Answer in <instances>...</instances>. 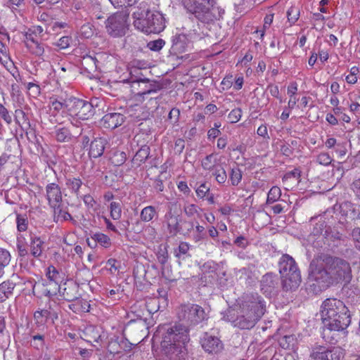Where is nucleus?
Wrapping results in <instances>:
<instances>
[{
	"label": "nucleus",
	"mask_w": 360,
	"mask_h": 360,
	"mask_svg": "<svg viewBox=\"0 0 360 360\" xmlns=\"http://www.w3.org/2000/svg\"><path fill=\"white\" fill-rule=\"evenodd\" d=\"M309 276L321 288H326L333 282L349 283L352 278V271L347 261L338 257L321 255L311 262Z\"/></svg>",
	"instance_id": "nucleus-1"
},
{
	"label": "nucleus",
	"mask_w": 360,
	"mask_h": 360,
	"mask_svg": "<svg viewBox=\"0 0 360 360\" xmlns=\"http://www.w3.org/2000/svg\"><path fill=\"white\" fill-rule=\"evenodd\" d=\"M265 302L257 293L245 295L238 309L230 308L222 319L240 329H250L265 313Z\"/></svg>",
	"instance_id": "nucleus-2"
},
{
	"label": "nucleus",
	"mask_w": 360,
	"mask_h": 360,
	"mask_svg": "<svg viewBox=\"0 0 360 360\" xmlns=\"http://www.w3.org/2000/svg\"><path fill=\"white\" fill-rule=\"evenodd\" d=\"M189 341L188 327L181 323H175L165 329L161 342L162 352L170 360H186Z\"/></svg>",
	"instance_id": "nucleus-3"
},
{
	"label": "nucleus",
	"mask_w": 360,
	"mask_h": 360,
	"mask_svg": "<svg viewBox=\"0 0 360 360\" xmlns=\"http://www.w3.org/2000/svg\"><path fill=\"white\" fill-rule=\"evenodd\" d=\"M321 316L323 324L332 328H347L351 322L347 307L337 299L329 298L323 302Z\"/></svg>",
	"instance_id": "nucleus-4"
},
{
	"label": "nucleus",
	"mask_w": 360,
	"mask_h": 360,
	"mask_svg": "<svg viewBox=\"0 0 360 360\" xmlns=\"http://www.w3.org/2000/svg\"><path fill=\"white\" fill-rule=\"evenodd\" d=\"M134 27L146 34H158L165 28V19L162 13L139 8L133 13Z\"/></svg>",
	"instance_id": "nucleus-5"
},
{
	"label": "nucleus",
	"mask_w": 360,
	"mask_h": 360,
	"mask_svg": "<svg viewBox=\"0 0 360 360\" xmlns=\"http://www.w3.org/2000/svg\"><path fill=\"white\" fill-rule=\"evenodd\" d=\"M278 266L283 289H297L301 283V275L294 259L288 255H283L279 260Z\"/></svg>",
	"instance_id": "nucleus-6"
},
{
	"label": "nucleus",
	"mask_w": 360,
	"mask_h": 360,
	"mask_svg": "<svg viewBox=\"0 0 360 360\" xmlns=\"http://www.w3.org/2000/svg\"><path fill=\"white\" fill-rule=\"evenodd\" d=\"M65 108L68 115L76 120H88L94 114L91 103L73 96L65 99Z\"/></svg>",
	"instance_id": "nucleus-7"
},
{
	"label": "nucleus",
	"mask_w": 360,
	"mask_h": 360,
	"mask_svg": "<svg viewBox=\"0 0 360 360\" xmlns=\"http://www.w3.org/2000/svg\"><path fill=\"white\" fill-rule=\"evenodd\" d=\"M130 75L129 79H123L120 81V83L130 84L132 92L138 96H143L146 94L155 93L159 89V88H158L155 84L150 82L149 79L142 78V75L139 69L134 68L131 70Z\"/></svg>",
	"instance_id": "nucleus-8"
},
{
	"label": "nucleus",
	"mask_w": 360,
	"mask_h": 360,
	"mask_svg": "<svg viewBox=\"0 0 360 360\" xmlns=\"http://www.w3.org/2000/svg\"><path fill=\"white\" fill-rule=\"evenodd\" d=\"M177 316L188 326H196L207 319V314L202 307L191 303L181 305L177 310Z\"/></svg>",
	"instance_id": "nucleus-9"
},
{
	"label": "nucleus",
	"mask_w": 360,
	"mask_h": 360,
	"mask_svg": "<svg viewBox=\"0 0 360 360\" xmlns=\"http://www.w3.org/2000/svg\"><path fill=\"white\" fill-rule=\"evenodd\" d=\"M217 0H184L183 4L188 12L196 18L207 22L212 19V8L215 6Z\"/></svg>",
	"instance_id": "nucleus-10"
},
{
	"label": "nucleus",
	"mask_w": 360,
	"mask_h": 360,
	"mask_svg": "<svg viewBox=\"0 0 360 360\" xmlns=\"http://www.w3.org/2000/svg\"><path fill=\"white\" fill-rule=\"evenodd\" d=\"M129 14L124 11L117 12L105 21L106 32L112 37L124 36L128 30Z\"/></svg>",
	"instance_id": "nucleus-11"
},
{
	"label": "nucleus",
	"mask_w": 360,
	"mask_h": 360,
	"mask_svg": "<svg viewBox=\"0 0 360 360\" xmlns=\"http://www.w3.org/2000/svg\"><path fill=\"white\" fill-rule=\"evenodd\" d=\"M310 356L315 360H340L344 356V352L339 347L317 346L313 349Z\"/></svg>",
	"instance_id": "nucleus-12"
},
{
	"label": "nucleus",
	"mask_w": 360,
	"mask_h": 360,
	"mask_svg": "<svg viewBox=\"0 0 360 360\" xmlns=\"http://www.w3.org/2000/svg\"><path fill=\"white\" fill-rule=\"evenodd\" d=\"M278 286V279L276 274L267 273L264 275L260 281L262 292L267 297L274 295Z\"/></svg>",
	"instance_id": "nucleus-13"
},
{
	"label": "nucleus",
	"mask_w": 360,
	"mask_h": 360,
	"mask_svg": "<svg viewBox=\"0 0 360 360\" xmlns=\"http://www.w3.org/2000/svg\"><path fill=\"white\" fill-rule=\"evenodd\" d=\"M46 197L50 207H55L62 202V192L60 186L55 183L46 186Z\"/></svg>",
	"instance_id": "nucleus-14"
},
{
	"label": "nucleus",
	"mask_w": 360,
	"mask_h": 360,
	"mask_svg": "<svg viewBox=\"0 0 360 360\" xmlns=\"http://www.w3.org/2000/svg\"><path fill=\"white\" fill-rule=\"evenodd\" d=\"M200 343L202 347L208 353H217L219 352L223 347L221 342L215 336L205 333L201 338Z\"/></svg>",
	"instance_id": "nucleus-15"
},
{
	"label": "nucleus",
	"mask_w": 360,
	"mask_h": 360,
	"mask_svg": "<svg viewBox=\"0 0 360 360\" xmlns=\"http://www.w3.org/2000/svg\"><path fill=\"white\" fill-rule=\"evenodd\" d=\"M55 290H56L53 292H51L50 290H48L46 295L52 296L56 293V290H58L61 293L63 297L68 302L76 300L79 297L78 286L74 283L67 284V286L63 289L60 286H58L55 288Z\"/></svg>",
	"instance_id": "nucleus-16"
},
{
	"label": "nucleus",
	"mask_w": 360,
	"mask_h": 360,
	"mask_svg": "<svg viewBox=\"0 0 360 360\" xmlns=\"http://www.w3.org/2000/svg\"><path fill=\"white\" fill-rule=\"evenodd\" d=\"M58 318V311L51 305H49V309L37 310L34 314V319L37 324L39 326H44L50 319L53 323Z\"/></svg>",
	"instance_id": "nucleus-17"
},
{
	"label": "nucleus",
	"mask_w": 360,
	"mask_h": 360,
	"mask_svg": "<svg viewBox=\"0 0 360 360\" xmlns=\"http://www.w3.org/2000/svg\"><path fill=\"white\" fill-rule=\"evenodd\" d=\"M346 328H338L324 326L322 331L323 338L330 344H335L339 342L342 337H345Z\"/></svg>",
	"instance_id": "nucleus-18"
},
{
	"label": "nucleus",
	"mask_w": 360,
	"mask_h": 360,
	"mask_svg": "<svg viewBox=\"0 0 360 360\" xmlns=\"http://www.w3.org/2000/svg\"><path fill=\"white\" fill-rule=\"evenodd\" d=\"M25 45L32 54L39 57L44 56L45 52L44 45L35 40L33 34L26 33Z\"/></svg>",
	"instance_id": "nucleus-19"
},
{
	"label": "nucleus",
	"mask_w": 360,
	"mask_h": 360,
	"mask_svg": "<svg viewBox=\"0 0 360 360\" xmlns=\"http://www.w3.org/2000/svg\"><path fill=\"white\" fill-rule=\"evenodd\" d=\"M181 217L175 214L172 210L167 212L164 217V223L166 224L168 232L172 236L179 233Z\"/></svg>",
	"instance_id": "nucleus-20"
},
{
	"label": "nucleus",
	"mask_w": 360,
	"mask_h": 360,
	"mask_svg": "<svg viewBox=\"0 0 360 360\" xmlns=\"http://www.w3.org/2000/svg\"><path fill=\"white\" fill-rule=\"evenodd\" d=\"M102 121L105 128L112 129L120 126L124 122V117L121 113H108L103 116Z\"/></svg>",
	"instance_id": "nucleus-21"
},
{
	"label": "nucleus",
	"mask_w": 360,
	"mask_h": 360,
	"mask_svg": "<svg viewBox=\"0 0 360 360\" xmlns=\"http://www.w3.org/2000/svg\"><path fill=\"white\" fill-rule=\"evenodd\" d=\"M188 43V39L185 34H176L172 39V50L175 54L182 53L186 51Z\"/></svg>",
	"instance_id": "nucleus-22"
},
{
	"label": "nucleus",
	"mask_w": 360,
	"mask_h": 360,
	"mask_svg": "<svg viewBox=\"0 0 360 360\" xmlns=\"http://www.w3.org/2000/svg\"><path fill=\"white\" fill-rule=\"evenodd\" d=\"M106 141L103 138H96L92 141L89 147V155L91 158H97L103 153Z\"/></svg>",
	"instance_id": "nucleus-23"
},
{
	"label": "nucleus",
	"mask_w": 360,
	"mask_h": 360,
	"mask_svg": "<svg viewBox=\"0 0 360 360\" xmlns=\"http://www.w3.org/2000/svg\"><path fill=\"white\" fill-rule=\"evenodd\" d=\"M220 163H221V158H218L215 154L212 153L202 160V167L205 170L212 171Z\"/></svg>",
	"instance_id": "nucleus-24"
},
{
	"label": "nucleus",
	"mask_w": 360,
	"mask_h": 360,
	"mask_svg": "<svg viewBox=\"0 0 360 360\" xmlns=\"http://www.w3.org/2000/svg\"><path fill=\"white\" fill-rule=\"evenodd\" d=\"M15 285V283L10 281L0 284V302L5 301L13 294Z\"/></svg>",
	"instance_id": "nucleus-25"
},
{
	"label": "nucleus",
	"mask_w": 360,
	"mask_h": 360,
	"mask_svg": "<svg viewBox=\"0 0 360 360\" xmlns=\"http://www.w3.org/2000/svg\"><path fill=\"white\" fill-rule=\"evenodd\" d=\"M53 210V219L56 223L63 222L72 219L71 215L61 207V204L51 207Z\"/></svg>",
	"instance_id": "nucleus-26"
},
{
	"label": "nucleus",
	"mask_w": 360,
	"mask_h": 360,
	"mask_svg": "<svg viewBox=\"0 0 360 360\" xmlns=\"http://www.w3.org/2000/svg\"><path fill=\"white\" fill-rule=\"evenodd\" d=\"M54 134L55 138L59 142H68L72 137L70 130L65 127H56Z\"/></svg>",
	"instance_id": "nucleus-27"
},
{
	"label": "nucleus",
	"mask_w": 360,
	"mask_h": 360,
	"mask_svg": "<svg viewBox=\"0 0 360 360\" xmlns=\"http://www.w3.org/2000/svg\"><path fill=\"white\" fill-rule=\"evenodd\" d=\"M91 240H94V246H96L97 243L101 246L108 248L111 245L110 238L105 234L97 232L91 235Z\"/></svg>",
	"instance_id": "nucleus-28"
},
{
	"label": "nucleus",
	"mask_w": 360,
	"mask_h": 360,
	"mask_svg": "<svg viewBox=\"0 0 360 360\" xmlns=\"http://www.w3.org/2000/svg\"><path fill=\"white\" fill-rule=\"evenodd\" d=\"M44 242L40 238L37 236H32L31 238L30 250L32 255L35 257H39L43 250Z\"/></svg>",
	"instance_id": "nucleus-29"
},
{
	"label": "nucleus",
	"mask_w": 360,
	"mask_h": 360,
	"mask_svg": "<svg viewBox=\"0 0 360 360\" xmlns=\"http://www.w3.org/2000/svg\"><path fill=\"white\" fill-rule=\"evenodd\" d=\"M224 165V162H221L212 170V175L214 176L216 181L220 184H224L227 179Z\"/></svg>",
	"instance_id": "nucleus-30"
},
{
	"label": "nucleus",
	"mask_w": 360,
	"mask_h": 360,
	"mask_svg": "<svg viewBox=\"0 0 360 360\" xmlns=\"http://www.w3.org/2000/svg\"><path fill=\"white\" fill-rule=\"evenodd\" d=\"M157 215V211L155 207L149 205L145 207L141 212L140 218L143 222H149Z\"/></svg>",
	"instance_id": "nucleus-31"
},
{
	"label": "nucleus",
	"mask_w": 360,
	"mask_h": 360,
	"mask_svg": "<svg viewBox=\"0 0 360 360\" xmlns=\"http://www.w3.org/2000/svg\"><path fill=\"white\" fill-rule=\"evenodd\" d=\"M110 217L113 220H119L122 217V205L120 202L112 201L108 205Z\"/></svg>",
	"instance_id": "nucleus-32"
},
{
	"label": "nucleus",
	"mask_w": 360,
	"mask_h": 360,
	"mask_svg": "<svg viewBox=\"0 0 360 360\" xmlns=\"http://www.w3.org/2000/svg\"><path fill=\"white\" fill-rule=\"evenodd\" d=\"M7 6L11 9L13 13H18L22 15V11L25 8L24 0H6Z\"/></svg>",
	"instance_id": "nucleus-33"
},
{
	"label": "nucleus",
	"mask_w": 360,
	"mask_h": 360,
	"mask_svg": "<svg viewBox=\"0 0 360 360\" xmlns=\"http://www.w3.org/2000/svg\"><path fill=\"white\" fill-rule=\"evenodd\" d=\"M46 276L50 282L55 285V288L58 287V283L61 279L60 273L56 270L53 266H50L47 269Z\"/></svg>",
	"instance_id": "nucleus-34"
},
{
	"label": "nucleus",
	"mask_w": 360,
	"mask_h": 360,
	"mask_svg": "<svg viewBox=\"0 0 360 360\" xmlns=\"http://www.w3.org/2000/svg\"><path fill=\"white\" fill-rule=\"evenodd\" d=\"M11 261V255L5 249L0 248V276L4 274V269L8 266Z\"/></svg>",
	"instance_id": "nucleus-35"
},
{
	"label": "nucleus",
	"mask_w": 360,
	"mask_h": 360,
	"mask_svg": "<svg viewBox=\"0 0 360 360\" xmlns=\"http://www.w3.org/2000/svg\"><path fill=\"white\" fill-rule=\"evenodd\" d=\"M150 154V148L147 146H142L135 154L134 161L139 163L145 162Z\"/></svg>",
	"instance_id": "nucleus-36"
},
{
	"label": "nucleus",
	"mask_w": 360,
	"mask_h": 360,
	"mask_svg": "<svg viewBox=\"0 0 360 360\" xmlns=\"http://www.w3.org/2000/svg\"><path fill=\"white\" fill-rule=\"evenodd\" d=\"M195 224L191 221L182 220L180 224L179 233L188 236L194 229Z\"/></svg>",
	"instance_id": "nucleus-37"
},
{
	"label": "nucleus",
	"mask_w": 360,
	"mask_h": 360,
	"mask_svg": "<svg viewBox=\"0 0 360 360\" xmlns=\"http://www.w3.org/2000/svg\"><path fill=\"white\" fill-rule=\"evenodd\" d=\"M281 195V191L279 187L273 186L267 194L266 203L272 204L276 202Z\"/></svg>",
	"instance_id": "nucleus-38"
},
{
	"label": "nucleus",
	"mask_w": 360,
	"mask_h": 360,
	"mask_svg": "<svg viewBox=\"0 0 360 360\" xmlns=\"http://www.w3.org/2000/svg\"><path fill=\"white\" fill-rule=\"evenodd\" d=\"M89 13L96 19H103V12L101 11V4L98 1L92 2L89 8Z\"/></svg>",
	"instance_id": "nucleus-39"
},
{
	"label": "nucleus",
	"mask_w": 360,
	"mask_h": 360,
	"mask_svg": "<svg viewBox=\"0 0 360 360\" xmlns=\"http://www.w3.org/2000/svg\"><path fill=\"white\" fill-rule=\"evenodd\" d=\"M300 16V9L296 6H291L287 11L288 20L290 25L295 24Z\"/></svg>",
	"instance_id": "nucleus-40"
},
{
	"label": "nucleus",
	"mask_w": 360,
	"mask_h": 360,
	"mask_svg": "<svg viewBox=\"0 0 360 360\" xmlns=\"http://www.w3.org/2000/svg\"><path fill=\"white\" fill-rule=\"evenodd\" d=\"M242 179V172L238 167L233 168L230 173V180L233 186H238Z\"/></svg>",
	"instance_id": "nucleus-41"
},
{
	"label": "nucleus",
	"mask_w": 360,
	"mask_h": 360,
	"mask_svg": "<svg viewBox=\"0 0 360 360\" xmlns=\"http://www.w3.org/2000/svg\"><path fill=\"white\" fill-rule=\"evenodd\" d=\"M66 184L69 189H70L72 192L77 193L82 184V182L80 179L70 178L67 180Z\"/></svg>",
	"instance_id": "nucleus-42"
},
{
	"label": "nucleus",
	"mask_w": 360,
	"mask_h": 360,
	"mask_svg": "<svg viewBox=\"0 0 360 360\" xmlns=\"http://www.w3.org/2000/svg\"><path fill=\"white\" fill-rule=\"evenodd\" d=\"M332 160V158L326 152L321 153L316 158V162L323 166H328L331 163Z\"/></svg>",
	"instance_id": "nucleus-43"
},
{
	"label": "nucleus",
	"mask_w": 360,
	"mask_h": 360,
	"mask_svg": "<svg viewBox=\"0 0 360 360\" xmlns=\"http://www.w3.org/2000/svg\"><path fill=\"white\" fill-rule=\"evenodd\" d=\"M84 335L86 337L87 341H91L93 339L96 342H98L101 335L99 334V331L96 328H86L84 330Z\"/></svg>",
	"instance_id": "nucleus-44"
},
{
	"label": "nucleus",
	"mask_w": 360,
	"mask_h": 360,
	"mask_svg": "<svg viewBox=\"0 0 360 360\" xmlns=\"http://www.w3.org/2000/svg\"><path fill=\"white\" fill-rule=\"evenodd\" d=\"M184 212L186 214V215L188 217H192L195 214L200 216L199 208L195 204L185 205L184 207Z\"/></svg>",
	"instance_id": "nucleus-45"
},
{
	"label": "nucleus",
	"mask_w": 360,
	"mask_h": 360,
	"mask_svg": "<svg viewBox=\"0 0 360 360\" xmlns=\"http://www.w3.org/2000/svg\"><path fill=\"white\" fill-rule=\"evenodd\" d=\"M157 235V232L155 229L150 226H146L143 231V237L148 240V241H153V240L155 239Z\"/></svg>",
	"instance_id": "nucleus-46"
},
{
	"label": "nucleus",
	"mask_w": 360,
	"mask_h": 360,
	"mask_svg": "<svg viewBox=\"0 0 360 360\" xmlns=\"http://www.w3.org/2000/svg\"><path fill=\"white\" fill-rule=\"evenodd\" d=\"M17 229L19 231H25L28 226L27 218L25 216L18 214L16 217Z\"/></svg>",
	"instance_id": "nucleus-47"
},
{
	"label": "nucleus",
	"mask_w": 360,
	"mask_h": 360,
	"mask_svg": "<svg viewBox=\"0 0 360 360\" xmlns=\"http://www.w3.org/2000/svg\"><path fill=\"white\" fill-rule=\"evenodd\" d=\"M165 41L162 39L150 41L148 43L147 47L153 51H159L165 46Z\"/></svg>",
	"instance_id": "nucleus-48"
},
{
	"label": "nucleus",
	"mask_w": 360,
	"mask_h": 360,
	"mask_svg": "<svg viewBox=\"0 0 360 360\" xmlns=\"http://www.w3.org/2000/svg\"><path fill=\"white\" fill-rule=\"evenodd\" d=\"M345 208L349 209V211H347L345 215L348 219L352 220L359 218V212L352 205L345 203L344 205Z\"/></svg>",
	"instance_id": "nucleus-49"
},
{
	"label": "nucleus",
	"mask_w": 360,
	"mask_h": 360,
	"mask_svg": "<svg viewBox=\"0 0 360 360\" xmlns=\"http://www.w3.org/2000/svg\"><path fill=\"white\" fill-rule=\"evenodd\" d=\"M190 249V245L186 242H181L178 248L175 250V255L177 257L186 255Z\"/></svg>",
	"instance_id": "nucleus-50"
},
{
	"label": "nucleus",
	"mask_w": 360,
	"mask_h": 360,
	"mask_svg": "<svg viewBox=\"0 0 360 360\" xmlns=\"http://www.w3.org/2000/svg\"><path fill=\"white\" fill-rule=\"evenodd\" d=\"M242 116V110L240 108L233 109L228 115V119L231 123L238 122Z\"/></svg>",
	"instance_id": "nucleus-51"
},
{
	"label": "nucleus",
	"mask_w": 360,
	"mask_h": 360,
	"mask_svg": "<svg viewBox=\"0 0 360 360\" xmlns=\"http://www.w3.org/2000/svg\"><path fill=\"white\" fill-rule=\"evenodd\" d=\"M146 308L150 314H154L160 309L159 300L158 299H150L146 302Z\"/></svg>",
	"instance_id": "nucleus-52"
},
{
	"label": "nucleus",
	"mask_w": 360,
	"mask_h": 360,
	"mask_svg": "<svg viewBox=\"0 0 360 360\" xmlns=\"http://www.w3.org/2000/svg\"><path fill=\"white\" fill-rule=\"evenodd\" d=\"M80 33L84 38L91 37L94 34L91 25L89 23L84 24L80 28Z\"/></svg>",
	"instance_id": "nucleus-53"
},
{
	"label": "nucleus",
	"mask_w": 360,
	"mask_h": 360,
	"mask_svg": "<svg viewBox=\"0 0 360 360\" xmlns=\"http://www.w3.org/2000/svg\"><path fill=\"white\" fill-rule=\"evenodd\" d=\"M26 88L29 94L33 97H37L40 94V87L38 84L29 82L26 84Z\"/></svg>",
	"instance_id": "nucleus-54"
},
{
	"label": "nucleus",
	"mask_w": 360,
	"mask_h": 360,
	"mask_svg": "<svg viewBox=\"0 0 360 360\" xmlns=\"http://www.w3.org/2000/svg\"><path fill=\"white\" fill-rule=\"evenodd\" d=\"M210 191V187L206 184H201L195 190L196 195L198 198L202 199Z\"/></svg>",
	"instance_id": "nucleus-55"
},
{
	"label": "nucleus",
	"mask_w": 360,
	"mask_h": 360,
	"mask_svg": "<svg viewBox=\"0 0 360 360\" xmlns=\"http://www.w3.org/2000/svg\"><path fill=\"white\" fill-rule=\"evenodd\" d=\"M32 345L37 349L42 348L44 345V337L41 335H35L32 337Z\"/></svg>",
	"instance_id": "nucleus-56"
},
{
	"label": "nucleus",
	"mask_w": 360,
	"mask_h": 360,
	"mask_svg": "<svg viewBox=\"0 0 360 360\" xmlns=\"http://www.w3.org/2000/svg\"><path fill=\"white\" fill-rule=\"evenodd\" d=\"M63 108H65V101L63 102L59 101L56 99L51 101L50 110H53L56 112H59Z\"/></svg>",
	"instance_id": "nucleus-57"
},
{
	"label": "nucleus",
	"mask_w": 360,
	"mask_h": 360,
	"mask_svg": "<svg viewBox=\"0 0 360 360\" xmlns=\"http://www.w3.org/2000/svg\"><path fill=\"white\" fill-rule=\"evenodd\" d=\"M71 41L72 38L70 37L64 36L59 39L56 45L59 46L60 49H64L70 46Z\"/></svg>",
	"instance_id": "nucleus-58"
},
{
	"label": "nucleus",
	"mask_w": 360,
	"mask_h": 360,
	"mask_svg": "<svg viewBox=\"0 0 360 360\" xmlns=\"http://www.w3.org/2000/svg\"><path fill=\"white\" fill-rule=\"evenodd\" d=\"M120 345L116 340H111L108 346V349L111 354L119 353L120 352Z\"/></svg>",
	"instance_id": "nucleus-59"
},
{
	"label": "nucleus",
	"mask_w": 360,
	"mask_h": 360,
	"mask_svg": "<svg viewBox=\"0 0 360 360\" xmlns=\"http://www.w3.org/2000/svg\"><path fill=\"white\" fill-rule=\"evenodd\" d=\"M0 116L7 123L10 124L12 122V117L9 115L8 110L0 103Z\"/></svg>",
	"instance_id": "nucleus-60"
},
{
	"label": "nucleus",
	"mask_w": 360,
	"mask_h": 360,
	"mask_svg": "<svg viewBox=\"0 0 360 360\" xmlns=\"http://www.w3.org/2000/svg\"><path fill=\"white\" fill-rule=\"evenodd\" d=\"M273 19H274V15L273 14L267 15L264 18L263 30L259 31L261 33V37H264V30L266 29H268L270 27L271 24L273 22Z\"/></svg>",
	"instance_id": "nucleus-61"
},
{
	"label": "nucleus",
	"mask_w": 360,
	"mask_h": 360,
	"mask_svg": "<svg viewBox=\"0 0 360 360\" xmlns=\"http://www.w3.org/2000/svg\"><path fill=\"white\" fill-rule=\"evenodd\" d=\"M352 237L356 248L360 250V228H356L352 231Z\"/></svg>",
	"instance_id": "nucleus-62"
},
{
	"label": "nucleus",
	"mask_w": 360,
	"mask_h": 360,
	"mask_svg": "<svg viewBox=\"0 0 360 360\" xmlns=\"http://www.w3.org/2000/svg\"><path fill=\"white\" fill-rule=\"evenodd\" d=\"M119 262L115 259H109L107 261V265L110 266L109 271L111 274H115L119 271L120 266L117 265Z\"/></svg>",
	"instance_id": "nucleus-63"
},
{
	"label": "nucleus",
	"mask_w": 360,
	"mask_h": 360,
	"mask_svg": "<svg viewBox=\"0 0 360 360\" xmlns=\"http://www.w3.org/2000/svg\"><path fill=\"white\" fill-rule=\"evenodd\" d=\"M352 188L356 195L360 199V179H356L353 182Z\"/></svg>",
	"instance_id": "nucleus-64"
}]
</instances>
